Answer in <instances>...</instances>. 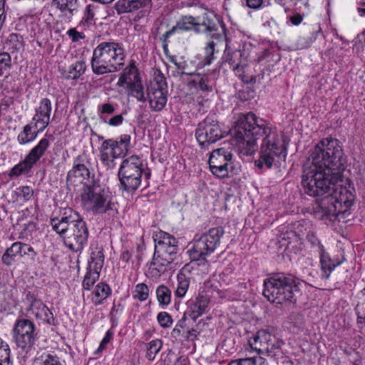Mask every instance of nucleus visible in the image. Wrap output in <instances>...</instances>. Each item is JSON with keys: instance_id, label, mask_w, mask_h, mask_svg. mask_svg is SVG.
<instances>
[{"instance_id": "obj_12", "label": "nucleus", "mask_w": 365, "mask_h": 365, "mask_svg": "<svg viewBox=\"0 0 365 365\" xmlns=\"http://www.w3.org/2000/svg\"><path fill=\"white\" fill-rule=\"evenodd\" d=\"M12 336L17 347L24 353H28L31 349L38 338L34 323L27 319L16 321Z\"/></svg>"}, {"instance_id": "obj_41", "label": "nucleus", "mask_w": 365, "mask_h": 365, "mask_svg": "<svg viewBox=\"0 0 365 365\" xmlns=\"http://www.w3.org/2000/svg\"><path fill=\"white\" fill-rule=\"evenodd\" d=\"M150 290L145 283H139L135 286L133 292V297L140 302L147 300L149 297Z\"/></svg>"}, {"instance_id": "obj_15", "label": "nucleus", "mask_w": 365, "mask_h": 365, "mask_svg": "<svg viewBox=\"0 0 365 365\" xmlns=\"http://www.w3.org/2000/svg\"><path fill=\"white\" fill-rule=\"evenodd\" d=\"M167 83L163 75L155 78V81L147 88V98L152 110L159 112L163 109L167 103Z\"/></svg>"}, {"instance_id": "obj_63", "label": "nucleus", "mask_w": 365, "mask_h": 365, "mask_svg": "<svg viewBox=\"0 0 365 365\" xmlns=\"http://www.w3.org/2000/svg\"><path fill=\"white\" fill-rule=\"evenodd\" d=\"M113 333L111 332L110 330H108L106 332V336H104V338L101 341L98 349H105V347L107 345V344L109 343L110 341L111 340V339L113 338Z\"/></svg>"}, {"instance_id": "obj_32", "label": "nucleus", "mask_w": 365, "mask_h": 365, "mask_svg": "<svg viewBox=\"0 0 365 365\" xmlns=\"http://www.w3.org/2000/svg\"><path fill=\"white\" fill-rule=\"evenodd\" d=\"M86 68L85 63L80 61L69 66L66 69H62L61 73L66 79L76 80L84 73Z\"/></svg>"}, {"instance_id": "obj_17", "label": "nucleus", "mask_w": 365, "mask_h": 365, "mask_svg": "<svg viewBox=\"0 0 365 365\" xmlns=\"http://www.w3.org/2000/svg\"><path fill=\"white\" fill-rule=\"evenodd\" d=\"M93 57L100 62L106 63L110 67H115V64H123L125 56L123 47H96Z\"/></svg>"}, {"instance_id": "obj_28", "label": "nucleus", "mask_w": 365, "mask_h": 365, "mask_svg": "<svg viewBox=\"0 0 365 365\" xmlns=\"http://www.w3.org/2000/svg\"><path fill=\"white\" fill-rule=\"evenodd\" d=\"M140 81L138 69L135 66H130L125 68L121 73L117 86L121 87L126 85L127 88Z\"/></svg>"}, {"instance_id": "obj_55", "label": "nucleus", "mask_w": 365, "mask_h": 365, "mask_svg": "<svg viewBox=\"0 0 365 365\" xmlns=\"http://www.w3.org/2000/svg\"><path fill=\"white\" fill-rule=\"evenodd\" d=\"M186 318H187V317H185V314H184L183 317L180 320H179L178 322V323L176 324L175 327H174V329L172 331V334L174 336L176 337V336H179L180 335L182 329H183L184 327H185Z\"/></svg>"}, {"instance_id": "obj_60", "label": "nucleus", "mask_w": 365, "mask_h": 365, "mask_svg": "<svg viewBox=\"0 0 365 365\" xmlns=\"http://www.w3.org/2000/svg\"><path fill=\"white\" fill-rule=\"evenodd\" d=\"M0 64L4 65L5 67L11 66V56L9 53H0Z\"/></svg>"}, {"instance_id": "obj_47", "label": "nucleus", "mask_w": 365, "mask_h": 365, "mask_svg": "<svg viewBox=\"0 0 365 365\" xmlns=\"http://www.w3.org/2000/svg\"><path fill=\"white\" fill-rule=\"evenodd\" d=\"M66 34L73 43L81 44L86 42L84 40L86 38V35L83 32L78 31L76 28L68 29Z\"/></svg>"}, {"instance_id": "obj_25", "label": "nucleus", "mask_w": 365, "mask_h": 365, "mask_svg": "<svg viewBox=\"0 0 365 365\" xmlns=\"http://www.w3.org/2000/svg\"><path fill=\"white\" fill-rule=\"evenodd\" d=\"M104 259L103 247L98 246V245H92L88 267L92 270L101 272L104 264Z\"/></svg>"}, {"instance_id": "obj_37", "label": "nucleus", "mask_w": 365, "mask_h": 365, "mask_svg": "<svg viewBox=\"0 0 365 365\" xmlns=\"http://www.w3.org/2000/svg\"><path fill=\"white\" fill-rule=\"evenodd\" d=\"M156 296L160 306H167L171 301V291L165 285H160L156 289Z\"/></svg>"}, {"instance_id": "obj_23", "label": "nucleus", "mask_w": 365, "mask_h": 365, "mask_svg": "<svg viewBox=\"0 0 365 365\" xmlns=\"http://www.w3.org/2000/svg\"><path fill=\"white\" fill-rule=\"evenodd\" d=\"M152 0H118L115 8L118 14L132 12L148 6Z\"/></svg>"}, {"instance_id": "obj_21", "label": "nucleus", "mask_w": 365, "mask_h": 365, "mask_svg": "<svg viewBox=\"0 0 365 365\" xmlns=\"http://www.w3.org/2000/svg\"><path fill=\"white\" fill-rule=\"evenodd\" d=\"M51 110L52 107L51 101L47 98L41 99L40 105L36 109V114L33 118V120L36 121V125L38 123L43 124L39 132H43L49 125Z\"/></svg>"}, {"instance_id": "obj_11", "label": "nucleus", "mask_w": 365, "mask_h": 365, "mask_svg": "<svg viewBox=\"0 0 365 365\" xmlns=\"http://www.w3.org/2000/svg\"><path fill=\"white\" fill-rule=\"evenodd\" d=\"M155 252L152 264L162 267L171 264L178 251L177 240L170 234L160 231L154 237Z\"/></svg>"}, {"instance_id": "obj_9", "label": "nucleus", "mask_w": 365, "mask_h": 365, "mask_svg": "<svg viewBox=\"0 0 365 365\" xmlns=\"http://www.w3.org/2000/svg\"><path fill=\"white\" fill-rule=\"evenodd\" d=\"M81 197L83 207L93 213L117 210L115 204L110 201L108 192L99 184L85 186Z\"/></svg>"}, {"instance_id": "obj_54", "label": "nucleus", "mask_w": 365, "mask_h": 365, "mask_svg": "<svg viewBox=\"0 0 365 365\" xmlns=\"http://www.w3.org/2000/svg\"><path fill=\"white\" fill-rule=\"evenodd\" d=\"M306 237L312 247H319V251H321V246L322 245L314 232L309 230Z\"/></svg>"}, {"instance_id": "obj_56", "label": "nucleus", "mask_w": 365, "mask_h": 365, "mask_svg": "<svg viewBox=\"0 0 365 365\" xmlns=\"http://www.w3.org/2000/svg\"><path fill=\"white\" fill-rule=\"evenodd\" d=\"M233 71L237 76L242 78V77L244 76V74L248 71V66L246 65L245 61H243L242 63L234 66Z\"/></svg>"}, {"instance_id": "obj_35", "label": "nucleus", "mask_w": 365, "mask_h": 365, "mask_svg": "<svg viewBox=\"0 0 365 365\" xmlns=\"http://www.w3.org/2000/svg\"><path fill=\"white\" fill-rule=\"evenodd\" d=\"M32 126L31 124H27L24 127L23 130L19 134L17 137L18 142L21 145H24L30 143L36 139L38 133L32 132Z\"/></svg>"}, {"instance_id": "obj_40", "label": "nucleus", "mask_w": 365, "mask_h": 365, "mask_svg": "<svg viewBox=\"0 0 365 365\" xmlns=\"http://www.w3.org/2000/svg\"><path fill=\"white\" fill-rule=\"evenodd\" d=\"M91 67L93 73L98 75L104 74L115 71L116 67H110L106 63L100 62L98 59L92 58Z\"/></svg>"}, {"instance_id": "obj_46", "label": "nucleus", "mask_w": 365, "mask_h": 365, "mask_svg": "<svg viewBox=\"0 0 365 365\" xmlns=\"http://www.w3.org/2000/svg\"><path fill=\"white\" fill-rule=\"evenodd\" d=\"M163 342L160 339H155L148 344L146 357L149 361H153L156 354L160 351Z\"/></svg>"}, {"instance_id": "obj_58", "label": "nucleus", "mask_w": 365, "mask_h": 365, "mask_svg": "<svg viewBox=\"0 0 365 365\" xmlns=\"http://www.w3.org/2000/svg\"><path fill=\"white\" fill-rule=\"evenodd\" d=\"M170 61L173 62L176 66V67L178 70L181 71L182 74L187 75V76L194 75V73L187 72L185 71V63L184 62H178L177 59H176V56H171Z\"/></svg>"}, {"instance_id": "obj_30", "label": "nucleus", "mask_w": 365, "mask_h": 365, "mask_svg": "<svg viewBox=\"0 0 365 365\" xmlns=\"http://www.w3.org/2000/svg\"><path fill=\"white\" fill-rule=\"evenodd\" d=\"M222 60L233 67L245 61L242 51L236 47H225Z\"/></svg>"}, {"instance_id": "obj_45", "label": "nucleus", "mask_w": 365, "mask_h": 365, "mask_svg": "<svg viewBox=\"0 0 365 365\" xmlns=\"http://www.w3.org/2000/svg\"><path fill=\"white\" fill-rule=\"evenodd\" d=\"M95 9L96 6L92 4H89L86 7L83 19L80 23L81 26H83V27H89L90 26L93 25L95 24Z\"/></svg>"}, {"instance_id": "obj_2", "label": "nucleus", "mask_w": 365, "mask_h": 365, "mask_svg": "<svg viewBox=\"0 0 365 365\" xmlns=\"http://www.w3.org/2000/svg\"><path fill=\"white\" fill-rule=\"evenodd\" d=\"M191 29H193L197 34L203 33L207 38L212 39L207 46H215L217 43L223 41H227L226 29L224 24H217L205 13L202 16L196 17L192 16H182L175 25L165 31L160 37L163 46H168V43H172L170 38L173 40L178 38L182 31ZM226 46H227V42H226Z\"/></svg>"}, {"instance_id": "obj_42", "label": "nucleus", "mask_w": 365, "mask_h": 365, "mask_svg": "<svg viewBox=\"0 0 365 365\" xmlns=\"http://www.w3.org/2000/svg\"><path fill=\"white\" fill-rule=\"evenodd\" d=\"M178 279V287L175 290V294L178 297H183L187 292L190 282L185 275L183 274H179L177 277Z\"/></svg>"}, {"instance_id": "obj_22", "label": "nucleus", "mask_w": 365, "mask_h": 365, "mask_svg": "<svg viewBox=\"0 0 365 365\" xmlns=\"http://www.w3.org/2000/svg\"><path fill=\"white\" fill-rule=\"evenodd\" d=\"M106 141L110 143L108 146L113 150V158H118L124 157L127 154L130 145V136L123 135L119 140L108 139Z\"/></svg>"}, {"instance_id": "obj_49", "label": "nucleus", "mask_w": 365, "mask_h": 365, "mask_svg": "<svg viewBox=\"0 0 365 365\" xmlns=\"http://www.w3.org/2000/svg\"><path fill=\"white\" fill-rule=\"evenodd\" d=\"M16 194L24 201H29L34 195V190L29 186H21L16 188Z\"/></svg>"}, {"instance_id": "obj_27", "label": "nucleus", "mask_w": 365, "mask_h": 365, "mask_svg": "<svg viewBox=\"0 0 365 365\" xmlns=\"http://www.w3.org/2000/svg\"><path fill=\"white\" fill-rule=\"evenodd\" d=\"M282 240L287 241L286 247L292 250L294 252H298L303 249V242L300 237L293 232L292 228L289 225L287 230L282 233Z\"/></svg>"}, {"instance_id": "obj_51", "label": "nucleus", "mask_w": 365, "mask_h": 365, "mask_svg": "<svg viewBox=\"0 0 365 365\" xmlns=\"http://www.w3.org/2000/svg\"><path fill=\"white\" fill-rule=\"evenodd\" d=\"M5 43L8 46H19L25 43L22 36L18 34H10L5 41Z\"/></svg>"}, {"instance_id": "obj_38", "label": "nucleus", "mask_w": 365, "mask_h": 365, "mask_svg": "<svg viewBox=\"0 0 365 365\" xmlns=\"http://www.w3.org/2000/svg\"><path fill=\"white\" fill-rule=\"evenodd\" d=\"M289 226L292 228L293 232H295L297 235L300 237L301 241H302L303 237L307 235L309 232L311 222L307 220H302L295 222L289 225Z\"/></svg>"}, {"instance_id": "obj_10", "label": "nucleus", "mask_w": 365, "mask_h": 365, "mask_svg": "<svg viewBox=\"0 0 365 365\" xmlns=\"http://www.w3.org/2000/svg\"><path fill=\"white\" fill-rule=\"evenodd\" d=\"M224 235V229L217 227L210 229L206 233L195 240L192 246L187 250L192 261L205 260L206 257L212 253L220 243Z\"/></svg>"}, {"instance_id": "obj_31", "label": "nucleus", "mask_w": 365, "mask_h": 365, "mask_svg": "<svg viewBox=\"0 0 365 365\" xmlns=\"http://www.w3.org/2000/svg\"><path fill=\"white\" fill-rule=\"evenodd\" d=\"M53 4L66 16H72L78 8V0H53Z\"/></svg>"}, {"instance_id": "obj_26", "label": "nucleus", "mask_w": 365, "mask_h": 365, "mask_svg": "<svg viewBox=\"0 0 365 365\" xmlns=\"http://www.w3.org/2000/svg\"><path fill=\"white\" fill-rule=\"evenodd\" d=\"M320 257V266H321V277L322 279H328L331 272L334 269L339 266L342 262L336 263L331 262L329 255L325 252L323 246H321V251H319Z\"/></svg>"}, {"instance_id": "obj_19", "label": "nucleus", "mask_w": 365, "mask_h": 365, "mask_svg": "<svg viewBox=\"0 0 365 365\" xmlns=\"http://www.w3.org/2000/svg\"><path fill=\"white\" fill-rule=\"evenodd\" d=\"M26 299L30 302L29 311L38 319L46 322L48 324H54L55 319L53 313L43 303L37 299L34 294L29 292L26 294Z\"/></svg>"}, {"instance_id": "obj_29", "label": "nucleus", "mask_w": 365, "mask_h": 365, "mask_svg": "<svg viewBox=\"0 0 365 365\" xmlns=\"http://www.w3.org/2000/svg\"><path fill=\"white\" fill-rule=\"evenodd\" d=\"M272 336L265 330L258 331L256 335L253 337L255 342V349L259 351H266L267 353H271L272 350L269 349V343L271 342Z\"/></svg>"}, {"instance_id": "obj_16", "label": "nucleus", "mask_w": 365, "mask_h": 365, "mask_svg": "<svg viewBox=\"0 0 365 365\" xmlns=\"http://www.w3.org/2000/svg\"><path fill=\"white\" fill-rule=\"evenodd\" d=\"M89 165L88 156L85 153L78 155L73 160L72 169L68 172L67 182L86 184L90 178Z\"/></svg>"}, {"instance_id": "obj_61", "label": "nucleus", "mask_w": 365, "mask_h": 365, "mask_svg": "<svg viewBox=\"0 0 365 365\" xmlns=\"http://www.w3.org/2000/svg\"><path fill=\"white\" fill-rule=\"evenodd\" d=\"M43 365H62L57 356L48 355L43 361Z\"/></svg>"}, {"instance_id": "obj_33", "label": "nucleus", "mask_w": 365, "mask_h": 365, "mask_svg": "<svg viewBox=\"0 0 365 365\" xmlns=\"http://www.w3.org/2000/svg\"><path fill=\"white\" fill-rule=\"evenodd\" d=\"M111 293L110 287L104 283H99L96 285L92 297V302L98 306L103 302Z\"/></svg>"}, {"instance_id": "obj_14", "label": "nucleus", "mask_w": 365, "mask_h": 365, "mask_svg": "<svg viewBox=\"0 0 365 365\" xmlns=\"http://www.w3.org/2000/svg\"><path fill=\"white\" fill-rule=\"evenodd\" d=\"M49 146V140L46 138H42L38 143L30 150L25 159L11 169L9 176H19L30 172L36 163L45 154Z\"/></svg>"}, {"instance_id": "obj_6", "label": "nucleus", "mask_w": 365, "mask_h": 365, "mask_svg": "<svg viewBox=\"0 0 365 365\" xmlns=\"http://www.w3.org/2000/svg\"><path fill=\"white\" fill-rule=\"evenodd\" d=\"M333 192L323 197L319 207L322 218L329 221H335L340 214H345L354 202L355 196L352 192L354 188L338 185H332Z\"/></svg>"}, {"instance_id": "obj_59", "label": "nucleus", "mask_w": 365, "mask_h": 365, "mask_svg": "<svg viewBox=\"0 0 365 365\" xmlns=\"http://www.w3.org/2000/svg\"><path fill=\"white\" fill-rule=\"evenodd\" d=\"M255 357L243 358L231 361L227 365H252Z\"/></svg>"}, {"instance_id": "obj_50", "label": "nucleus", "mask_w": 365, "mask_h": 365, "mask_svg": "<svg viewBox=\"0 0 365 365\" xmlns=\"http://www.w3.org/2000/svg\"><path fill=\"white\" fill-rule=\"evenodd\" d=\"M157 319L160 325L164 328L170 327L173 324L171 316L165 312H160L157 316Z\"/></svg>"}, {"instance_id": "obj_13", "label": "nucleus", "mask_w": 365, "mask_h": 365, "mask_svg": "<svg viewBox=\"0 0 365 365\" xmlns=\"http://www.w3.org/2000/svg\"><path fill=\"white\" fill-rule=\"evenodd\" d=\"M225 136L218 121L207 117L199 123L195 130V137L201 147L207 146Z\"/></svg>"}, {"instance_id": "obj_53", "label": "nucleus", "mask_w": 365, "mask_h": 365, "mask_svg": "<svg viewBox=\"0 0 365 365\" xmlns=\"http://www.w3.org/2000/svg\"><path fill=\"white\" fill-rule=\"evenodd\" d=\"M205 56L204 65L208 66L215 58V47H205Z\"/></svg>"}, {"instance_id": "obj_44", "label": "nucleus", "mask_w": 365, "mask_h": 365, "mask_svg": "<svg viewBox=\"0 0 365 365\" xmlns=\"http://www.w3.org/2000/svg\"><path fill=\"white\" fill-rule=\"evenodd\" d=\"M87 269V273L83 281V287L85 289L89 290L98 279L101 272L92 270L89 267Z\"/></svg>"}, {"instance_id": "obj_4", "label": "nucleus", "mask_w": 365, "mask_h": 365, "mask_svg": "<svg viewBox=\"0 0 365 365\" xmlns=\"http://www.w3.org/2000/svg\"><path fill=\"white\" fill-rule=\"evenodd\" d=\"M309 160L312 165L334 175V179L341 180L346 158L341 143L336 138L322 139L313 149Z\"/></svg>"}, {"instance_id": "obj_52", "label": "nucleus", "mask_w": 365, "mask_h": 365, "mask_svg": "<svg viewBox=\"0 0 365 365\" xmlns=\"http://www.w3.org/2000/svg\"><path fill=\"white\" fill-rule=\"evenodd\" d=\"M101 119L105 123H106L110 126H118L123 123L124 117H123V114H118V115H115L113 116L108 120L106 119L103 118L102 116H101Z\"/></svg>"}, {"instance_id": "obj_57", "label": "nucleus", "mask_w": 365, "mask_h": 365, "mask_svg": "<svg viewBox=\"0 0 365 365\" xmlns=\"http://www.w3.org/2000/svg\"><path fill=\"white\" fill-rule=\"evenodd\" d=\"M115 112V107L109 103H103L98 106V113L103 114H112Z\"/></svg>"}, {"instance_id": "obj_20", "label": "nucleus", "mask_w": 365, "mask_h": 365, "mask_svg": "<svg viewBox=\"0 0 365 365\" xmlns=\"http://www.w3.org/2000/svg\"><path fill=\"white\" fill-rule=\"evenodd\" d=\"M30 252H34V248L29 245L21 242H16L7 248L2 256V262L6 265H11L16 256H24Z\"/></svg>"}, {"instance_id": "obj_8", "label": "nucleus", "mask_w": 365, "mask_h": 365, "mask_svg": "<svg viewBox=\"0 0 365 365\" xmlns=\"http://www.w3.org/2000/svg\"><path fill=\"white\" fill-rule=\"evenodd\" d=\"M143 175L146 179H149L150 173L144 171L143 161L141 158L133 155L125 158L118 173L120 188L128 192H135L141 185Z\"/></svg>"}, {"instance_id": "obj_1", "label": "nucleus", "mask_w": 365, "mask_h": 365, "mask_svg": "<svg viewBox=\"0 0 365 365\" xmlns=\"http://www.w3.org/2000/svg\"><path fill=\"white\" fill-rule=\"evenodd\" d=\"M233 135L240 153L251 155L257 148V140L262 137L259 157L255 161L259 169H269L272 166H279L284 161L287 149L284 143L275 128L264 123L252 112L238 115L233 127Z\"/></svg>"}, {"instance_id": "obj_64", "label": "nucleus", "mask_w": 365, "mask_h": 365, "mask_svg": "<svg viewBox=\"0 0 365 365\" xmlns=\"http://www.w3.org/2000/svg\"><path fill=\"white\" fill-rule=\"evenodd\" d=\"M263 3V0H246L247 6L252 9H259Z\"/></svg>"}, {"instance_id": "obj_48", "label": "nucleus", "mask_w": 365, "mask_h": 365, "mask_svg": "<svg viewBox=\"0 0 365 365\" xmlns=\"http://www.w3.org/2000/svg\"><path fill=\"white\" fill-rule=\"evenodd\" d=\"M212 173L217 178H225L228 175V170L232 166L224 165L222 164H209Z\"/></svg>"}, {"instance_id": "obj_3", "label": "nucleus", "mask_w": 365, "mask_h": 365, "mask_svg": "<svg viewBox=\"0 0 365 365\" xmlns=\"http://www.w3.org/2000/svg\"><path fill=\"white\" fill-rule=\"evenodd\" d=\"M50 225L63 237V242L69 250L77 252L87 244L89 232L86 223L73 209H65L61 216L51 218Z\"/></svg>"}, {"instance_id": "obj_36", "label": "nucleus", "mask_w": 365, "mask_h": 365, "mask_svg": "<svg viewBox=\"0 0 365 365\" xmlns=\"http://www.w3.org/2000/svg\"><path fill=\"white\" fill-rule=\"evenodd\" d=\"M358 297L360 301L355 308L357 314V323L365 324V287L360 291Z\"/></svg>"}, {"instance_id": "obj_18", "label": "nucleus", "mask_w": 365, "mask_h": 365, "mask_svg": "<svg viewBox=\"0 0 365 365\" xmlns=\"http://www.w3.org/2000/svg\"><path fill=\"white\" fill-rule=\"evenodd\" d=\"M210 302V297L202 292L195 299L187 302V308L185 312V317L195 321L207 311Z\"/></svg>"}, {"instance_id": "obj_62", "label": "nucleus", "mask_w": 365, "mask_h": 365, "mask_svg": "<svg viewBox=\"0 0 365 365\" xmlns=\"http://www.w3.org/2000/svg\"><path fill=\"white\" fill-rule=\"evenodd\" d=\"M241 80L245 83H255L256 78L255 75L252 74L248 67V71L244 74Z\"/></svg>"}, {"instance_id": "obj_24", "label": "nucleus", "mask_w": 365, "mask_h": 365, "mask_svg": "<svg viewBox=\"0 0 365 365\" xmlns=\"http://www.w3.org/2000/svg\"><path fill=\"white\" fill-rule=\"evenodd\" d=\"M233 155L231 150L225 148L214 150L210 156L208 163L222 164L231 166Z\"/></svg>"}, {"instance_id": "obj_43", "label": "nucleus", "mask_w": 365, "mask_h": 365, "mask_svg": "<svg viewBox=\"0 0 365 365\" xmlns=\"http://www.w3.org/2000/svg\"><path fill=\"white\" fill-rule=\"evenodd\" d=\"M129 94L137 98L138 101L145 102L147 98L145 96L143 92V87L141 81L134 83V84L128 87Z\"/></svg>"}, {"instance_id": "obj_34", "label": "nucleus", "mask_w": 365, "mask_h": 365, "mask_svg": "<svg viewBox=\"0 0 365 365\" xmlns=\"http://www.w3.org/2000/svg\"><path fill=\"white\" fill-rule=\"evenodd\" d=\"M109 142H106V140L102 143L99 151H100V158L103 164L107 166L109 168H112L114 167V159L113 158L109 153H108V150H110L109 148Z\"/></svg>"}, {"instance_id": "obj_5", "label": "nucleus", "mask_w": 365, "mask_h": 365, "mask_svg": "<svg viewBox=\"0 0 365 365\" xmlns=\"http://www.w3.org/2000/svg\"><path fill=\"white\" fill-rule=\"evenodd\" d=\"M299 280L288 273H274L263 282V295L272 304L288 305L297 301Z\"/></svg>"}, {"instance_id": "obj_39", "label": "nucleus", "mask_w": 365, "mask_h": 365, "mask_svg": "<svg viewBox=\"0 0 365 365\" xmlns=\"http://www.w3.org/2000/svg\"><path fill=\"white\" fill-rule=\"evenodd\" d=\"M195 78L192 81V83L197 86L202 91H211L212 82L207 75L201 76L200 74H195Z\"/></svg>"}, {"instance_id": "obj_7", "label": "nucleus", "mask_w": 365, "mask_h": 365, "mask_svg": "<svg viewBox=\"0 0 365 365\" xmlns=\"http://www.w3.org/2000/svg\"><path fill=\"white\" fill-rule=\"evenodd\" d=\"M342 182L341 180L334 179L332 173L309 165L304 166L302 185L306 194L312 197L322 196L328 193L331 185Z\"/></svg>"}]
</instances>
